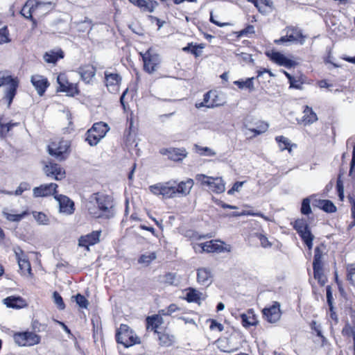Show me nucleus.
Instances as JSON below:
<instances>
[{"instance_id": "1", "label": "nucleus", "mask_w": 355, "mask_h": 355, "mask_svg": "<svg viewBox=\"0 0 355 355\" xmlns=\"http://www.w3.org/2000/svg\"><path fill=\"white\" fill-rule=\"evenodd\" d=\"M112 198L107 195L94 193L87 203L89 214L94 218H110L114 214Z\"/></svg>"}, {"instance_id": "2", "label": "nucleus", "mask_w": 355, "mask_h": 355, "mask_svg": "<svg viewBox=\"0 0 355 355\" xmlns=\"http://www.w3.org/2000/svg\"><path fill=\"white\" fill-rule=\"evenodd\" d=\"M51 2H42L35 0H28L20 13L26 19L33 20V15H42L51 8Z\"/></svg>"}, {"instance_id": "3", "label": "nucleus", "mask_w": 355, "mask_h": 355, "mask_svg": "<svg viewBox=\"0 0 355 355\" xmlns=\"http://www.w3.org/2000/svg\"><path fill=\"white\" fill-rule=\"evenodd\" d=\"M144 62V69L148 73H153L159 68L162 58L153 48H149L145 53H140Z\"/></svg>"}, {"instance_id": "4", "label": "nucleus", "mask_w": 355, "mask_h": 355, "mask_svg": "<svg viewBox=\"0 0 355 355\" xmlns=\"http://www.w3.org/2000/svg\"><path fill=\"white\" fill-rule=\"evenodd\" d=\"M108 130L109 127L107 123H96L87 131L85 141L92 146H96L105 136Z\"/></svg>"}, {"instance_id": "5", "label": "nucleus", "mask_w": 355, "mask_h": 355, "mask_svg": "<svg viewBox=\"0 0 355 355\" xmlns=\"http://www.w3.org/2000/svg\"><path fill=\"white\" fill-rule=\"evenodd\" d=\"M116 338L117 343L122 344L125 347L140 343L139 338L126 324H121L116 334Z\"/></svg>"}, {"instance_id": "6", "label": "nucleus", "mask_w": 355, "mask_h": 355, "mask_svg": "<svg viewBox=\"0 0 355 355\" xmlns=\"http://www.w3.org/2000/svg\"><path fill=\"white\" fill-rule=\"evenodd\" d=\"M149 190L154 195L162 196L164 199H170L176 197L174 180L159 182L150 185Z\"/></svg>"}, {"instance_id": "7", "label": "nucleus", "mask_w": 355, "mask_h": 355, "mask_svg": "<svg viewBox=\"0 0 355 355\" xmlns=\"http://www.w3.org/2000/svg\"><path fill=\"white\" fill-rule=\"evenodd\" d=\"M196 180L202 185L207 186L211 191L216 193H221L225 190V183L221 178H212L204 174H198Z\"/></svg>"}, {"instance_id": "8", "label": "nucleus", "mask_w": 355, "mask_h": 355, "mask_svg": "<svg viewBox=\"0 0 355 355\" xmlns=\"http://www.w3.org/2000/svg\"><path fill=\"white\" fill-rule=\"evenodd\" d=\"M18 85L19 82L17 78H12L4 72H0V87L8 86L5 92V98L8 101V105L11 104L16 94Z\"/></svg>"}, {"instance_id": "9", "label": "nucleus", "mask_w": 355, "mask_h": 355, "mask_svg": "<svg viewBox=\"0 0 355 355\" xmlns=\"http://www.w3.org/2000/svg\"><path fill=\"white\" fill-rule=\"evenodd\" d=\"M69 148V142L67 140H61L58 142L53 141L48 146L49 153L57 159L62 161L65 159Z\"/></svg>"}, {"instance_id": "10", "label": "nucleus", "mask_w": 355, "mask_h": 355, "mask_svg": "<svg viewBox=\"0 0 355 355\" xmlns=\"http://www.w3.org/2000/svg\"><path fill=\"white\" fill-rule=\"evenodd\" d=\"M13 338L19 346H33L38 344L41 340L39 335L31 331L15 334Z\"/></svg>"}, {"instance_id": "11", "label": "nucleus", "mask_w": 355, "mask_h": 355, "mask_svg": "<svg viewBox=\"0 0 355 355\" xmlns=\"http://www.w3.org/2000/svg\"><path fill=\"white\" fill-rule=\"evenodd\" d=\"M105 83L110 93H116L119 91V85L121 82V77L117 73H112L108 71L104 72Z\"/></svg>"}, {"instance_id": "12", "label": "nucleus", "mask_w": 355, "mask_h": 355, "mask_svg": "<svg viewBox=\"0 0 355 355\" xmlns=\"http://www.w3.org/2000/svg\"><path fill=\"white\" fill-rule=\"evenodd\" d=\"M54 198L59 205V211L65 215H71L74 211V203L66 196L55 195Z\"/></svg>"}, {"instance_id": "13", "label": "nucleus", "mask_w": 355, "mask_h": 355, "mask_svg": "<svg viewBox=\"0 0 355 355\" xmlns=\"http://www.w3.org/2000/svg\"><path fill=\"white\" fill-rule=\"evenodd\" d=\"M262 312L263 318L268 322L275 323L281 317L280 304L275 302L271 306L263 309Z\"/></svg>"}, {"instance_id": "14", "label": "nucleus", "mask_w": 355, "mask_h": 355, "mask_svg": "<svg viewBox=\"0 0 355 355\" xmlns=\"http://www.w3.org/2000/svg\"><path fill=\"white\" fill-rule=\"evenodd\" d=\"M58 184L55 183L41 184L40 187L33 188V195L35 198L46 197L51 195H56Z\"/></svg>"}, {"instance_id": "15", "label": "nucleus", "mask_w": 355, "mask_h": 355, "mask_svg": "<svg viewBox=\"0 0 355 355\" xmlns=\"http://www.w3.org/2000/svg\"><path fill=\"white\" fill-rule=\"evenodd\" d=\"M57 81L60 85V90L61 92H66L69 96H74L78 94L77 85L69 83L64 74H59L57 78Z\"/></svg>"}, {"instance_id": "16", "label": "nucleus", "mask_w": 355, "mask_h": 355, "mask_svg": "<svg viewBox=\"0 0 355 355\" xmlns=\"http://www.w3.org/2000/svg\"><path fill=\"white\" fill-rule=\"evenodd\" d=\"M44 172L46 176L56 180H60L65 178V171L57 164L49 163L44 168Z\"/></svg>"}, {"instance_id": "17", "label": "nucleus", "mask_w": 355, "mask_h": 355, "mask_svg": "<svg viewBox=\"0 0 355 355\" xmlns=\"http://www.w3.org/2000/svg\"><path fill=\"white\" fill-rule=\"evenodd\" d=\"M31 81L40 96L44 94L46 89L49 86L47 78L41 75L36 74L32 76Z\"/></svg>"}, {"instance_id": "18", "label": "nucleus", "mask_w": 355, "mask_h": 355, "mask_svg": "<svg viewBox=\"0 0 355 355\" xmlns=\"http://www.w3.org/2000/svg\"><path fill=\"white\" fill-rule=\"evenodd\" d=\"M267 56H268L271 60L278 64L280 66H284L287 68H291L295 65V62L286 58L284 54L277 51L267 52Z\"/></svg>"}, {"instance_id": "19", "label": "nucleus", "mask_w": 355, "mask_h": 355, "mask_svg": "<svg viewBox=\"0 0 355 355\" xmlns=\"http://www.w3.org/2000/svg\"><path fill=\"white\" fill-rule=\"evenodd\" d=\"M160 153L175 162L182 161L187 155L184 148H164L160 150Z\"/></svg>"}, {"instance_id": "20", "label": "nucleus", "mask_w": 355, "mask_h": 355, "mask_svg": "<svg viewBox=\"0 0 355 355\" xmlns=\"http://www.w3.org/2000/svg\"><path fill=\"white\" fill-rule=\"evenodd\" d=\"M193 186V180L192 179H188L186 181H182L177 183L175 181V190L176 197L179 196H187L191 192V190Z\"/></svg>"}, {"instance_id": "21", "label": "nucleus", "mask_w": 355, "mask_h": 355, "mask_svg": "<svg viewBox=\"0 0 355 355\" xmlns=\"http://www.w3.org/2000/svg\"><path fill=\"white\" fill-rule=\"evenodd\" d=\"M100 236L101 232H92L86 236H81L78 240V245L80 246L86 247L87 249L89 250V245H93L99 241Z\"/></svg>"}, {"instance_id": "22", "label": "nucleus", "mask_w": 355, "mask_h": 355, "mask_svg": "<svg viewBox=\"0 0 355 355\" xmlns=\"http://www.w3.org/2000/svg\"><path fill=\"white\" fill-rule=\"evenodd\" d=\"M198 282L203 286H209L213 280V275L210 269L201 268L197 272Z\"/></svg>"}, {"instance_id": "23", "label": "nucleus", "mask_w": 355, "mask_h": 355, "mask_svg": "<svg viewBox=\"0 0 355 355\" xmlns=\"http://www.w3.org/2000/svg\"><path fill=\"white\" fill-rule=\"evenodd\" d=\"M78 72L85 83H89L96 75V68L92 65H85L79 67Z\"/></svg>"}, {"instance_id": "24", "label": "nucleus", "mask_w": 355, "mask_h": 355, "mask_svg": "<svg viewBox=\"0 0 355 355\" xmlns=\"http://www.w3.org/2000/svg\"><path fill=\"white\" fill-rule=\"evenodd\" d=\"M3 304L9 308L21 309L27 306L26 300L18 296H9L3 300Z\"/></svg>"}, {"instance_id": "25", "label": "nucleus", "mask_w": 355, "mask_h": 355, "mask_svg": "<svg viewBox=\"0 0 355 355\" xmlns=\"http://www.w3.org/2000/svg\"><path fill=\"white\" fill-rule=\"evenodd\" d=\"M241 322L243 327L255 326L258 324L257 316L253 309H249L246 313L241 315Z\"/></svg>"}, {"instance_id": "26", "label": "nucleus", "mask_w": 355, "mask_h": 355, "mask_svg": "<svg viewBox=\"0 0 355 355\" xmlns=\"http://www.w3.org/2000/svg\"><path fill=\"white\" fill-rule=\"evenodd\" d=\"M64 53L61 49L51 50L44 53L43 58L47 63L55 64L59 59L63 58Z\"/></svg>"}, {"instance_id": "27", "label": "nucleus", "mask_w": 355, "mask_h": 355, "mask_svg": "<svg viewBox=\"0 0 355 355\" xmlns=\"http://www.w3.org/2000/svg\"><path fill=\"white\" fill-rule=\"evenodd\" d=\"M130 3L139 7L141 10L153 12L157 2L153 0H128Z\"/></svg>"}, {"instance_id": "28", "label": "nucleus", "mask_w": 355, "mask_h": 355, "mask_svg": "<svg viewBox=\"0 0 355 355\" xmlns=\"http://www.w3.org/2000/svg\"><path fill=\"white\" fill-rule=\"evenodd\" d=\"M163 319L159 315H154L146 318V328L148 330L154 331L155 333L157 329L162 324Z\"/></svg>"}, {"instance_id": "29", "label": "nucleus", "mask_w": 355, "mask_h": 355, "mask_svg": "<svg viewBox=\"0 0 355 355\" xmlns=\"http://www.w3.org/2000/svg\"><path fill=\"white\" fill-rule=\"evenodd\" d=\"M303 120L304 125H309L318 121L317 114L313 112V109L306 105L304 110Z\"/></svg>"}, {"instance_id": "30", "label": "nucleus", "mask_w": 355, "mask_h": 355, "mask_svg": "<svg viewBox=\"0 0 355 355\" xmlns=\"http://www.w3.org/2000/svg\"><path fill=\"white\" fill-rule=\"evenodd\" d=\"M289 42H299L301 44L304 42V37L300 30L295 28H289L287 34Z\"/></svg>"}, {"instance_id": "31", "label": "nucleus", "mask_w": 355, "mask_h": 355, "mask_svg": "<svg viewBox=\"0 0 355 355\" xmlns=\"http://www.w3.org/2000/svg\"><path fill=\"white\" fill-rule=\"evenodd\" d=\"M185 299L189 302H196L200 304V301L204 299V297H202V293L199 291L193 288H189L187 290Z\"/></svg>"}, {"instance_id": "32", "label": "nucleus", "mask_w": 355, "mask_h": 355, "mask_svg": "<svg viewBox=\"0 0 355 355\" xmlns=\"http://www.w3.org/2000/svg\"><path fill=\"white\" fill-rule=\"evenodd\" d=\"M225 103V101L223 94H219L216 91H212L211 103L209 104L208 108H214L215 107L222 106Z\"/></svg>"}, {"instance_id": "33", "label": "nucleus", "mask_w": 355, "mask_h": 355, "mask_svg": "<svg viewBox=\"0 0 355 355\" xmlns=\"http://www.w3.org/2000/svg\"><path fill=\"white\" fill-rule=\"evenodd\" d=\"M159 344L162 347H169L173 345L175 341V337L166 333H157Z\"/></svg>"}, {"instance_id": "34", "label": "nucleus", "mask_w": 355, "mask_h": 355, "mask_svg": "<svg viewBox=\"0 0 355 355\" xmlns=\"http://www.w3.org/2000/svg\"><path fill=\"white\" fill-rule=\"evenodd\" d=\"M318 207L328 213H334L336 211V206L329 200H319L318 202Z\"/></svg>"}, {"instance_id": "35", "label": "nucleus", "mask_w": 355, "mask_h": 355, "mask_svg": "<svg viewBox=\"0 0 355 355\" xmlns=\"http://www.w3.org/2000/svg\"><path fill=\"white\" fill-rule=\"evenodd\" d=\"M299 235L306 245L309 250H311L313 247V240L314 239V236L311 234L309 227L302 232V233H300Z\"/></svg>"}, {"instance_id": "36", "label": "nucleus", "mask_w": 355, "mask_h": 355, "mask_svg": "<svg viewBox=\"0 0 355 355\" xmlns=\"http://www.w3.org/2000/svg\"><path fill=\"white\" fill-rule=\"evenodd\" d=\"M254 78H247L245 80H236L234 84L238 86L240 89L247 88L250 92L254 90Z\"/></svg>"}, {"instance_id": "37", "label": "nucleus", "mask_w": 355, "mask_h": 355, "mask_svg": "<svg viewBox=\"0 0 355 355\" xmlns=\"http://www.w3.org/2000/svg\"><path fill=\"white\" fill-rule=\"evenodd\" d=\"M314 278L318 280L320 286H323L327 282V277L323 273L322 267H314Z\"/></svg>"}, {"instance_id": "38", "label": "nucleus", "mask_w": 355, "mask_h": 355, "mask_svg": "<svg viewBox=\"0 0 355 355\" xmlns=\"http://www.w3.org/2000/svg\"><path fill=\"white\" fill-rule=\"evenodd\" d=\"M275 140L278 142L281 150L287 149L289 152L291 151V141L288 138L284 136H277Z\"/></svg>"}, {"instance_id": "39", "label": "nucleus", "mask_w": 355, "mask_h": 355, "mask_svg": "<svg viewBox=\"0 0 355 355\" xmlns=\"http://www.w3.org/2000/svg\"><path fill=\"white\" fill-rule=\"evenodd\" d=\"M3 215L9 221L19 222L21 220H22L26 215H28V212L26 211H24L19 214H12L6 211H3Z\"/></svg>"}, {"instance_id": "40", "label": "nucleus", "mask_w": 355, "mask_h": 355, "mask_svg": "<svg viewBox=\"0 0 355 355\" xmlns=\"http://www.w3.org/2000/svg\"><path fill=\"white\" fill-rule=\"evenodd\" d=\"M309 227L307 221L304 218H298L293 223V228L298 234L302 233L303 231Z\"/></svg>"}, {"instance_id": "41", "label": "nucleus", "mask_w": 355, "mask_h": 355, "mask_svg": "<svg viewBox=\"0 0 355 355\" xmlns=\"http://www.w3.org/2000/svg\"><path fill=\"white\" fill-rule=\"evenodd\" d=\"M156 258L157 255L155 252H150L148 254H142L139 257L138 262L145 266H148Z\"/></svg>"}, {"instance_id": "42", "label": "nucleus", "mask_w": 355, "mask_h": 355, "mask_svg": "<svg viewBox=\"0 0 355 355\" xmlns=\"http://www.w3.org/2000/svg\"><path fill=\"white\" fill-rule=\"evenodd\" d=\"M19 267L21 272L25 274L27 272L28 274H31V267L30 262L28 261L27 257L25 258H23L22 259H20L17 261Z\"/></svg>"}, {"instance_id": "43", "label": "nucleus", "mask_w": 355, "mask_h": 355, "mask_svg": "<svg viewBox=\"0 0 355 355\" xmlns=\"http://www.w3.org/2000/svg\"><path fill=\"white\" fill-rule=\"evenodd\" d=\"M33 218L36 220L39 225H48L49 219L48 216L43 212L33 211Z\"/></svg>"}, {"instance_id": "44", "label": "nucleus", "mask_w": 355, "mask_h": 355, "mask_svg": "<svg viewBox=\"0 0 355 355\" xmlns=\"http://www.w3.org/2000/svg\"><path fill=\"white\" fill-rule=\"evenodd\" d=\"M315 254L313 262V268L314 267H322V252L320 248V247H316L315 248Z\"/></svg>"}, {"instance_id": "45", "label": "nucleus", "mask_w": 355, "mask_h": 355, "mask_svg": "<svg viewBox=\"0 0 355 355\" xmlns=\"http://www.w3.org/2000/svg\"><path fill=\"white\" fill-rule=\"evenodd\" d=\"M218 348L223 352L231 353L234 352V349L227 345V339H218L216 341Z\"/></svg>"}, {"instance_id": "46", "label": "nucleus", "mask_w": 355, "mask_h": 355, "mask_svg": "<svg viewBox=\"0 0 355 355\" xmlns=\"http://www.w3.org/2000/svg\"><path fill=\"white\" fill-rule=\"evenodd\" d=\"M211 96H212V91H209L205 94L203 97V101L201 103H196V107L197 108H201L202 107H206L208 108L209 104L211 103Z\"/></svg>"}, {"instance_id": "47", "label": "nucleus", "mask_w": 355, "mask_h": 355, "mask_svg": "<svg viewBox=\"0 0 355 355\" xmlns=\"http://www.w3.org/2000/svg\"><path fill=\"white\" fill-rule=\"evenodd\" d=\"M203 48L202 46H193L189 44L182 49L184 51H190L192 54L195 55L196 57H198L201 55V49Z\"/></svg>"}, {"instance_id": "48", "label": "nucleus", "mask_w": 355, "mask_h": 355, "mask_svg": "<svg viewBox=\"0 0 355 355\" xmlns=\"http://www.w3.org/2000/svg\"><path fill=\"white\" fill-rule=\"evenodd\" d=\"M218 245L214 243L213 241L202 243V251L207 252H212L218 249Z\"/></svg>"}, {"instance_id": "49", "label": "nucleus", "mask_w": 355, "mask_h": 355, "mask_svg": "<svg viewBox=\"0 0 355 355\" xmlns=\"http://www.w3.org/2000/svg\"><path fill=\"white\" fill-rule=\"evenodd\" d=\"M195 148L201 155L214 156L216 155V153L208 147H201L198 145H195Z\"/></svg>"}, {"instance_id": "50", "label": "nucleus", "mask_w": 355, "mask_h": 355, "mask_svg": "<svg viewBox=\"0 0 355 355\" xmlns=\"http://www.w3.org/2000/svg\"><path fill=\"white\" fill-rule=\"evenodd\" d=\"M347 279L352 284L355 285V282L353 279L354 276L355 275V263L348 264L347 266Z\"/></svg>"}, {"instance_id": "51", "label": "nucleus", "mask_w": 355, "mask_h": 355, "mask_svg": "<svg viewBox=\"0 0 355 355\" xmlns=\"http://www.w3.org/2000/svg\"><path fill=\"white\" fill-rule=\"evenodd\" d=\"M53 301L55 304L60 310H63L65 308L64 303L63 302L61 295L56 291L53 293Z\"/></svg>"}, {"instance_id": "52", "label": "nucleus", "mask_w": 355, "mask_h": 355, "mask_svg": "<svg viewBox=\"0 0 355 355\" xmlns=\"http://www.w3.org/2000/svg\"><path fill=\"white\" fill-rule=\"evenodd\" d=\"M31 189V186L28 182H21L15 191L13 193L15 196L21 195L24 191H28Z\"/></svg>"}, {"instance_id": "53", "label": "nucleus", "mask_w": 355, "mask_h": 355, "mask_svg": "<svg viewBox=\"0 0 355 355\" xmlns=\"http://www.w3.org/2000/svg\"><path fill=\"white\" fill-rule=\"evenodd\" d=\"M301 212L303 214L307 215L311 212L310 206V200L309 198H304L302 202Z\"/></svg>"}, {"instance_id": "54", "label": "nucleus", "mask_w": 355, "mask_h": 355, "mask_svg": "<svg viewBox=\"0 0 355 355\" xmlns=\"http://www.w3.org/2000/svg\"><path fill=\"white\" fill-rule=\"evenodd\" d=\"M9 41L7 26H4L0 28V44L8 42Z\"/></svg>"}, {"instance_id": "55", "label": "nucleus", "mask_w": 355, "mask_h": 355, "mask_svg": "<svg viewBox=\"0 0 355 355\" xmlns=\"http://www.w3.org/2000/svg\"><path fill=\"white\" fill-rule=\"evenodd\" d=\"M75 298L76 303L80 307L85 309L87 308L88 301L83 295L78 294L75 296Z\"/></svg>"}, {"instance_id": "56", "label": "nucleus", "mask_w": 355, "mask_h": 355, "mask_svg": "<svg viewBox=\"0 0 355 355\" xmlns=\"http://www.w3.org/2000/svg\"><path fill=\"white\" fill-rule=\"evenodd\" d=\"M254 33V28L252 25H248L245 28L237 33V37H241L243 35L252 34Z\"/></svg>"}, {"instance_id": "57", "label": "nucleus", "mask_w": 355, "mask_h": 355, "mask_svg": "<svg viewBox=\"0 0 355 355\" xmlns=\"http://www.w3.org/2000/svg\"><path fill=\"white\" fill-rule=\"evenodd\" d=\"M336 187H337L338 196H339L341 200H343V198L344 197V186H343V182L340 180V177L337 180Z\"/></svg>"}, {"instance_id": "58", "label": "nucleus", "mask_w": 355, "mask_h": 355, "mask_svg": "<svg viewBox=\"0 0 355 355\" xmlns=\"http://www.w3.org/2000/svg\"><path fill=\"white\" fill-rule=\"evenodd\" d=\"M176 310H178V306L175 304H172L168 306L167 309H162L159 311V313L162 315H170L176 311Z\"/></svg>"}, {"instance_id": "59", "label": "nucleus", "mask_w": 355, "mask_h": 355, "mask_svg": "<svg viewBox=\"0 0 355 355\" xmlns=\"http://www.w3.org/2000/svg\"><path fill=\"white\" fill-rule=\"evenodd\" d=\"M258 237L259 239V241H260V243H261V245L263 248L271 247L272 244L268 241V238L266 236H264L263 234H259Z\"/></svg>"}, {"instance_id": "60", "label": "nucleus", "mask_w": 355, "mask_h": 355, "mask_svg": "<svg viewBox=\"0 0 355 355\" xmlns=\"http://www.w3.org/2000/svg\"><path fill=\"white\" fill-rule=\"evenodd\" d=\"M13 251L17 261L19 260V259H22L23 258L26 257V255L19 247H15L13 248Z\"/></svg>"}, {"instance_id": "61", "label": "nucleus", "mask_w": 355, "mask_h": 355, "mask_svg": "<svg viewBox=\"0 0 355 355\" xmlns=\"http://www.w3.org/2000/svg\"><path fill=\"white\" fill-rule=\"evenodd\" d=\"M87 29H92V22L89 20L85 19L84 21L80 24L79 30L85 31Z\"/></svg>"}, {"instance_id": "62", "label": "nucleus", "mask_w": 355, "mask_h": 355, "mask_svg": "<svg viewBox=\"0 0 355 355\" xmlns=\"http://www.w3.org/2000/svg\"><path fill=\"white\" fill-rule=\"evenodd\" d=\"M244 184V182H236L234 184L233 187H232L231 189H230L228 191V194H233L234 192L235 191H239L240 190V189L242 187V186Z\"/></svg>"}, {"instance_id": "63", "label": "nucleus", "mask_w": 355, "mask_h": 355, "mask_svg": "<svg viewBox=\"0 0 355 355\" xmlns=\"http://www.w3.org/2000/svg\"><path fill=\"white\" fill-rule=\"evenodd\" d=\"M268 128V125L267 123H262L261 125H260V129L259 130H257V129H252L250 130L252 132H254L256 135H260L264 132H266Z\"/></svg>"}, {"instance_id": "64", "label": "nucleus", "mask_w": 355, "mask_h": 355, "mask_svg": "<svg viewBox=\"0 0 355 355\" xmlns=\"http://www.w3.org/2000/svg\"><path fill=\"white\" fill-rule=\"evenodd\" d=\"M290 87L296 88V89H300L302 83L300 80H297L295 78H293L291 80L289 81Z\"/></svg>"}]
</instances>
